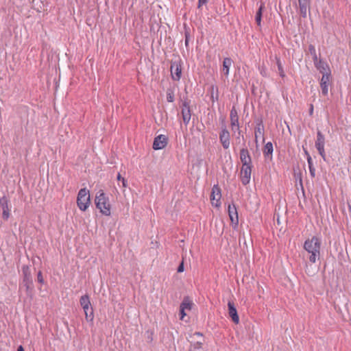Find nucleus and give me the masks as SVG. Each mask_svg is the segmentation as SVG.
<instances>
[{"label":"nucleus","instance_id":"dca6fc26","mask_svg":"<svg viewBox=\"0 0 351 351\" xmlns=\"http://www.w3.org/2000/svg\"><path fill=\"white\" fill-rule=\"evenodd\" d=\"M228 307L229 316L231 317L234 323L238 324L239 322V317L234 303L229 301L228 302Z\"/></svg>","mask_w":351,"mask_h":351},{"label":"nucleus","instance_id":"7c9ffc66","mask_svg":"<svg viewBox=\"0 0 351 351\" xmlns=\"http://www.w3.org/2000/svg\"><path fill=\"white\" fill-rule=\"evenodd\" d=\"M190 40V34L188 32H185L184 34V44L186 47L187 48L189 47V43Z\"/></svg>","mask_w":351,"mask_h":351},{"label":"nucleus","instance_id":"49530a36","mask_svg":"<svg viewBox=\"0 0 351 351\" xmlns=\"http://www.w3.org/2000/svg\"><path fill=\"white\" fill-rule=\"evenodd\" d=\"M122 178H123L121 177V174L118 173V175H117V180H122Z\"/></svg>","mask_w":351,"mask_h":351},{"label":"nucleus","instance_id":"72a5a7b5","mask_svg":"<svg viewBox=\"0 0 351 351\" xmlns=\"http://www.w3.org/2000/svg\"><path fill=\"white\" fill-rule=\"evenodd\" d=\"M28 270H29V267L27 266L23 267V274H24V276H25V278L27 279V280L29 279V274H27Z\"/></svg>","mask_w":351,"mask_h":351},{"label":"nucleus","instance_id":"ddd939ff","mask_svg":"<svg viewBox=\"0 0 351 351\" xmlns=\"http://www.w3.org/2000/svg\"><path fill=\"white\" fill-rule=\"evenodd\" d=\"M330 80V73H324L322 75L320 81V87L322 89V93L324 95H327L328 93V85Z\"/></svg>","mask_w":351,"mask_h":351},{"label":"nucleus","instance_id":"aec40b11","mask_svg":"<svg viewBox=\"0 0 351 351\" xmlns=\"http://www.w3.org/2000/svg\"><path fill=\"white\" fill-rule=\"evenodd\" d=\"M264 132H265V128H264L263 121H262V120H259L256 123V125L255 127V131H254L256 142H257V138L258 137V136L264 135Z\"/></svg>","mask_w":351,"mask_h":351},{"label":"nucleus","instance_id":"393cba45","mask_svg":"<svg viewBox=\"0 0 351 351\" xmlns=\"http://www.w3.org/2000/svg\"><path fill=\"white\" fill-rule=\"evenodd\" d=\"M174 88L169 87L167 89V101L172 103L175 100Z\"/></svg>","mask_w":351,"mask_h":351},{"label":"nucleus","instance_id":"79ce46f5","mask_svg":"<svg viewBox=\"0 0 351 351\" xmlns=\"http://www.w3.org/2000/svg\"><path fill=\"white\" fill-rule=\"evenodd\" d=\"M121 182H122L123 187H126L127 186V180L125 178H122Z\"/></svg>","mask_w":351,"mask_h":351},{"label":"nucleus","instance_id":"4be33fe9","mask_svg":"<svg viewBox=\"0 0 351 351\" xmlns=\"http://www.w3.org/2000/svg\"><path fill=\"white\" fill-rule=\"evenodd\" d=\"M219 99V89L215 85L210 86V100L213 103L218 101Z\"/></svg>","mask_w":351,"mask_h":351},{"label":"nucleus","instance_id":"a19ab883","mask_svg":"<svg viewBox=\"0 0 351 351\" xmlns=\"http://www.w3.org/2000/svg\"><path fill=\"white\" fill-rule=\"evenodd\" d=\"M91 307H92L91 304L82 306L84 314H87V311L89 310V308H90Z\"/></svg>","mask_w":351,"mask_h":351},{"label":"nucleus","instance_id":"f3484780","mask_svg":"<svg viewBox=\"0 0 351 351\" xmlns=\"http://www.w3.org/2000/svg\"><path fill=\"white\" fill-rule=\"evenodd\" d=\"M315 66L322 75H324V73H330L328 64L322 59L319 60V62L315 64Z\"/></svg>","mask_w":351,"mask_h":351},{"label":"nucleus","instance_id":"473e14b6","mask_svg":"<svg viewBox=\"0 0 351 351\" xmlns=\"http://www.w3.org/2000/svg\"><path fill=\"white\" fill-rule=\"evenodd\" d=\"M303 150H304V155L306 157L307 162L312 160V158H311L310 154L308 153L307 149L305 148L304 146H303Z\"/></svg>","mask_w":351,"mask_h":351},{"label":"nucleus","instance_id":"423d86ee","mask_svg":"<svg viewBox=\"0 0 351 351\" xmlns=\"http://www.w3.org/2000/svg\"><path fill=\"white\" fill-rule=\"evenodd\" d=\"M252 167L253 165L241 167L240 179L244 186L248 184L250 182Z\"/></svg>","mask_w":351,"mask_h":351},{"label":"nucleus","instance_id":"de8ad7c7","mask_svg":"<svg viewBox=\"0 0 351 351\" xmlns=\"http://www.w3.org/2000/svg\"><path fill=\"white\" fill-rule=\"evenodd\" d=\"M348 208H349L350 216L351 217V205L350 204H348Z\"/></svg>","mask_w":351,"mask_h":351},{"label":"nucleus","instance_id":"a878e982","mask_svg":"<svg viewBox=\"0 0 351 351\" xmlns=\"http://www.w3.org/2000/svg\"><path fill=\"white\" fill-rule=\"evenodd\" d=\"M202 342H191L189 351H202Z\"/></svg>","mask_w":351,"mask_h":351},{"label":"nucleus","instance_id":"0eeeda50","mask_svg":"<svg viewBox=\"0 0 351 351\" xmlns=\"http://www.w3.org/2000/svg\"><path fill=\"white\" fill-rule=\"evenodd\" d=\"M168 143L167 137L164 134H160L154 138L152 147L155 150L165 148Z\"/></svg>","mask_w":351,"mask_h":351},{"label":"nucleus","instance_id":"1a4fd4ad","mask_svg":"<svg viewBox=\"0 0 351 351\" xmlns=\"http://www.w3.org/2000/svg\"><path fill=\"white\" fill-rule=\"evenodd\" d=\"M182 120L185 125H187L191 120V112L189 106V102L187 101H184L182 103Z\"/></svg>","mask_w":351,"mask_h":351},{"label":"nucleus","instance_id":"c03bdc74","mask_svg":"<svg viewBox=\"0 0 351 351\" xmlns=\"http://www.w3.org/2000/svg\"><path fill=\"white\" fill-rule=\"evenodd\" d=\"M17 351H25L22 346H19L17 348Z\"/></svg>","mask_w":351,"mask_h":351},{"label":"nucleus","instance_id":"20e7f679","mask_svg":"<svg viewBox=\"0 0 351 351\" xmlns=\"http://www.w3.org/2000/svg\"><path fill=\"white\" fill-rule=\"evenodd\" d=\"M315 146L324 160H326V152L324 150L325 137L319 130H317V139L315 141Z\"/></svg>","mask_w":351,"mask_h":351},{"label":"nucleus","instance_id":"2eb2a0df","mask_svg":"<svg viewBox=\"0 0 351 351\" xmlns=\"http://www.w3.org/2000/svg\"><path fill=\"white\" fill-rule=\"evenodd\" d=\"M230 124H231L232 130H234V128L236 127L237 130L239 132V134H240L241 131L239 130V116H238L237 111L234 107H233L232 108V110H230Z\"/></svg>","mask_w":351,"mask_h":351},{"label":"nucleus","instance_id":"f257e3e1","mask_svg":"<svg viewBox=\"0 0 351 351\" xmlns=\"http://www.w3.org/2000/svg\"><path fill=\"white\" fill-rule=\"evenodd\" d=\"M321 239L313 236L311 239H307L304 243V249L309 254L308 259L310 263H315L320 256Z\"/></svg>","mask_w":351,"mask_h":351},{"label":"nucleus","instance_id":"58836bf2","mask_svg":"<svg viewBox=\"0 0 351 351\" xmlns=\"http://www.w3.org/2000/svg\"><path fill=\"white\" fill-rule=\"evenodd\" d=\"M299 5H309V0H298Z\"/></svg>","mask_w":351,"mask_h":351},{"label":"nucleus","instance_id":"c756f323","mask_svg":"<svg viewBox=\"0 0 351 351\" xmlns=\"http://www.w3.org/2000/svg\"><path fill=\"white\" fill-rule=\"evenodd\" d=\"M308 165L310 175L312 178H314L315 177V168L314 167L313 160L308 161Z\"/></svg>","mask_w":351,"mask_h":351},{"label":"nucleus","instance_id":"2f4dec72","mask_svg":"<svg viewBox=\"0 0 351 351\" xmlns=\"http://www.w3.org/2000/svg\"><path fill=\"white\" fill-rule=\"evenodd\" d=\"M308 52L309 53L313 56V55H315L316 53V49H315V47L314 45H308Z\"/></svg>","mask_w":351,"mask_h":351},{"label":"nucleus","instance_id":"b1692460","mask_svg":"<svg viewBox=\"0 0 351 351\" xmlns=\"http://www.w3.org/2000/svg\"><path fill=\"white\" fill-rule=\"evenodd\" d=\"M275 60H276V64L278 66V74L282 78H284L285 77V73L280 58L278 56H276Z\"/></svg>","mask_w":351,"mask_h":351},{"label":"nucleus","instance_id":"e433bc0d","mask_svg":"<svg viewBox=\"0 0 351 351\" xmlns=\"http://www.w3.org/2000/svg\"><path fill=\"white\" fill-rule=\"evenodd\" d=\"M38 281L40 283H43L44 282L41 271H39L38 273Z\"/></svg>","mask_w":351,"mask_h":351},{"label":"nucleus","instance_id":"a18cd8bd","mask_svg":"<svg viewBox=\"0 0 351 351\" xmlns=\"http://www.w3.org/2000/svg\"><path fill=\"white\" fill-rule=\"evenodd\" d=\"M194 336H199V337H202V334L199 332H195L193 335Z\"/></svg>","mask_w":351,"mask_h":351},{"label":"nucleus","instance_id":"5701e85b","mask_svg":"<svg viewBox=\"0 0 351 351\" xmlns=\"http://www.w3.org/2000/svg\"><path fill=\"white\" fill-rule=\"evenodd\" d=\"M193 302L191 301L188 296L184 297L182 302L180 304V307L185 310L190 311L192 308Z\"/></svg>","mask_w":351,"mask_h":351},{"label":"nucleus","instance_id":"4c0bfd02","mask_svg":"<svg viewBox=\"0 0 351 351\" xmlns=\"http://www.w3.org/2000/svg\"><path fill=\"white\" fill-rule=\"evenodd\" d=\"M208 3V0H198V8L202 7L204 5H206Z\"/></svg>","mask_w":351,"mask_h":351},{"label":"nucleus","instance_id":"f8f14e48","mask_svg":"<svg viewBox=\"0 0 351 351\" xmlns=\"http://www.w3.org/2000/svg\"><path fill=\"white\" fill-rule=\"evenodd\" d=\"M240 160L242 167L252 165V160L248 149L245 147L240 150Z\"/></svg>","mask_w":351,"mask_h":351},{"label":"nucleus","instance_id":"a211bd4d","mask_svg":"<svg viewBox=\"0 0 351 351\" xmlns=\"http://www.w3.org/2000/svg\"><path fill=\"white\" fill-rule=\"evenodd\" d=\"M232 60L230 58H225L223 61L222 72L226 77L229 75L230 68L232 64Z\"/></svg>","mask_w":351,"mask_h":351},{"label":"nucleus","instance_id":"7ed1b4c3","mask_svg":"<svg viewBox=\"0 0 351 351\" xmlns=\"http://www.w3.org/2000/svg\"><path fill=\"white\" fill-rule=\"evenodd\" d=\"M90 204L89 191L86 188L81 189L77 197V205L82 211H86Z\"/></svg>","mask_w":351,"mask_h":351},{"label":"nucleus","instance_id":"412c9836","mask_svg":"<svg viewBox=\"0 0 351 351\" xmlns=\"http://www.w3.org/2000/svg\"><path fill=\"white\" fill-rule=\"evenodd\" d=\"M273 151L274 148L272 143L268 142L265 145L263 152L265 158H269V156L271 158Z\"/></svg>","mask_w":351,"mask_h":351},{"label":"nucleus","instance_id":"39448f33","mask_svg":"<svg viewBox=\"0 0 351 351\" xmlns=\"http://www.w3.org/2000/svg\"><path fill=\"white\" fill-rule=\"evenodd\" d=\"M171 75L174 81H179L182 76V66L180 62L174 61L171 64Z\"/></svg>","mask_w":351,"mask_h":351},{"label":"nucleus","instance_id":"f704fd0d","mask_svg":"<svg viewBox=\"0 0 351 351\" xmlns=\"http://www.w3.org/2000/svg\"><path fill=\"white\" fill-rule=\"evenodd\" d=\"M184 262L182 261L180 263V264L179 265V266L178 267V269H177V271L178 273H181V272H183L184 271Z\"/></svg>","mask_w":351,"mask_h":351},{"label":"nucleus","instance_id":"4468645a","mask_svg":"<svg viewBox=\"0 0 351 351\" xmlns=\"http://www.w3.org/2000/svg\"><path fill=\"white\" fill-rule=\"evenodd\" d=\"M228 212L231 222L235 226H237L239 223V217L236 206L234 204L232 205L230 204L228 206Z\"/></svg>","mask_w":351,"mask_h":351},{"label":"nucleus","instance_id":"9d476101","mask_svg":"<svg viewBox=\"0 0 351 351\" xmlns=\"http://www.w3.org/2000/svg\"><path fill=\"white\" fill-rule=\"evenodd\" d=\"M221 197V189L218 185H214L212 189V193L210 195V199L212 202V204L218 207L220 206L221 202L220 199Z\"/></svg>","mask_w":351,"mask_h":351},{"label":"nucleus","instance_id":"f03ea898","mask_svg":"<svg viewBox=\"0 0 351 351\" xmlns=\"http://www.w3.org/2000/svg\"><path fill=\"white\" fill-rule=\"evenodd\" d=\"M95 203L97 209L105 216L110 215L111 205L109 201V197L103 190H99L95 199Z\"/></svg>","mask_w":351,"mask_h":351},{"label":"nucleus","instance_id":"6e6552de","mask_svg":"<svg viewBox=\"0 0 351 351\" xmlns=\"http://www.w3.org/2000/svg\"><path fill=\"white\" fill-rule=\"evenodd\" d=\"M219 141L223 149H227L230 144V134L226 127L221 129L219 133Z\"/></svg>","mask_w":351,"mask_h":351},{"label":"nucleus","instance_id":"6ab92c4d","mask_svg":"<svg viewBox=\"0 0 351 351\" xmlns=\"http://www.w3.org/2000/svg\"><path fill=\"white\" fill-rule=\"evenodd\" d=\"M265 9V3L263 2H261L260 5L258 7V10L256 11L255 16V21L258 26H261V20L263 16V12Z\"/></svg>","mask_w":351,"mask_h":351},{"label":"nucleus","instance_id":"c9c22d12","mask_svg":"<svg viewBox=\"0 0 351 351\" xmlns=\"http://www.w3.org/2000/svg\"><path fill=\"white\" fill-rule=\"evenodd\" d=\"M180 319H183L184 317L186 315L185 309L180 306Z\"/></svg>","mask_w":351,"mask_h":351},{"label":"nucleus","instance_id":"9b49d317","mask_svg":"<svg viewBox=\"0 0 351 351\" xmlns=\"http://www.w3.org/2000/svg\"><path fill=\"white\" fill-rule=\"evenodd\" d=\"M0 207L2 209V217L3 219L8 220L10 215V210L9 208V199L5 195L0 198Z\"/></svg>","mask_w":351,"mask_h":351},{"label":"nucleus","instance_id":"c85d7f7f","mask_svg":"<svg viewBox=\"0 0 351 351\" xmlns=\"http://www.w3.org/2000/svg\"><path fill=\"white\" fill-rule=\"evenodd\" d=\"M86 320L88 322H93L94 319V312L93 308L91 307L87 311V314H85Z\"/></svg>","mask_w":351,"mask_h":351},{"label":"nucleus","instance_id":"bb28decb","mask_svg":"<svg viewBox=\"0 0 351 351\" xmlns=\"http://www.w3.org/2000/svg\"><path fill=\"white\" fill-rule=\"evenodd\" d=\"M80 304L82 307L84 306L90 305V297L88 295L86 294L81 296L80 299Z\"/></svg>","mask_w":351,"mask_h":351},{"label":"nucleus","instance_id":"37998d69","mask_svg":"<svg viewBox=\"0 0 351 351\" xmlns=\"http://www.w3.org/2000/svg\"><path fill=\"white\" fill-rule=\"evenodd\" d=\"M313 112V104H311L310 109H309V114L311 115Z\"/></svg>","mask_w":351,"mask_h":351},{"label":"nucleus","instance_id":"cd10ccee","mask_svg":"<svg viewBox=\"0 0 351 351\" xmlns=\"http://www.w3.org/2000/svg\"><path fill=\"white\" fill-rule=\"evenodd\" d=\"M309 5H299V10L301 16L306 18L307 16V11L308 10Z\"/></svg>","mask_w":351,"mask_h":351},{"label":"nucleus","instance_id":"ea45409f","mask_svg":"<svg viewBox=\"0 0 351 351\" xmlns=\"http://www.w3.org/2000/svg\"><path fill=\"white\" fill-rule=\"evenodd\" d=\"M312 58H313L314 64H315L316 63H317L319 62V59H318V58H317V53L315 55H313Z\"/></svg>","mask_w":351,"mask_h":351}]
</instances>
